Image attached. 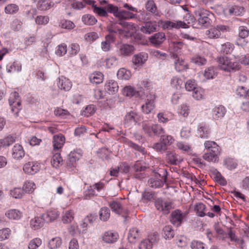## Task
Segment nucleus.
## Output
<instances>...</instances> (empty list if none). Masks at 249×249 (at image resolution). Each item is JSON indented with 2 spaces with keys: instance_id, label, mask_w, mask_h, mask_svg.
Instances as JSON below:
<instances>
[{
  "instance_id": "nucleus-1",
  "label": "nucleus",
  "mask_w": 249,
  "mask_h": 249,
  "mask_svg": "<svg viewBox=\"0 0 249 249\" xmlns=\"http://www.w3.org/2000/svg\"><path fill=\"white\" fill-rule=\"evenodd\" d=\"M204 145L207 151L202 156L203 159L208 162H217L221 153L218 145L213 141H206Z\"/></svg>"
},
{
  "instance_id": "nucleus-2",
  "label": "nucleus",
  "mask_w": 249,
  "mask_h": 249,
  "mask_svg": "<svg viewBox=\"0 0 249 249\" xmlns=\"http://www.w3.org/2000/svg\"><path fill=\"white\" fill-rule=\"evenodd\" d=\"M106 9L107 11L113 15L119 20H127L137 18V15L129 11L120 9L118 6L112 4H108Z\"/></svg>"
},
{
  "instance_id": "nucleus-3",
  "label": "nucleus",
  "mask_w": 249,
  "mask_h": 249,
  "mask_svg": "<svg viewBox=\"0 0 249 249\" xmlns=\"http://www.w3.org/2000/svg\"><path fill=\"white\" fill-rule=\"evenodd\" d=\"M218 67L225 71L231 72L238 71L241 68L239 63L234 62L229 57L225 56L217 58Z\"/></svg>"
},
{
  "instance_id": "nucleus-4",
  "label": "nucleus",
  "mask_w": 249,
  "mask_h": 249,
  "mask_svg": "<svg viewBox=\"0 0 249 249\" xmlns=\"http://www.w3.org/2000/svg\"><path fill=\"white\" fill-rule=\"evenodd\" d=\"M9 103L11 108V111L14 112L16 117H18L19 110L21 109L20 99L18 92H14L10 94Z\"/></svg>"
},
{
  "instance_id": "nucleus-5",
  "label": "nucleus",
  "mask_w": 249,
  "mask_h": 249,
  "mask_svg": "<svg viewBox=\"0 0 249 249\" xmlns=\"http://www.w3.org/2000/svg\"><path fill=\"white\" fill-rule=\"evenodd\" d=\"M209 15L210 12L204 9H199L195 12L196 18L198 24L204 26H208L210 24Z\"/></svg>"
},
{
  "instance_id": "nucleus-6",
  "label": "nucleus",
  "mask_w": 249,
  "mask_h": 249,
  "mask_svg": "<svg viewBox=\"0 0 249 249\" xmlns=\"http://www.w3.org/2000/svg\"><path fill=\"white\" fill-rule=\"evenodd\" d=\"M228 27L223 25H217L216 27L212 28L206 31V35L209 38L215 39L219 38L221 33L228 31Z\"/></svg>"
},
{
  "instance_id": "nucleus-7",
  "label": "nucleus",
  "mask_w": 249,
  "mask_h": 249,
  "mask_svg": "<svg viewBox=\"0 0 249 249\" xmlns=\"http://www.w3.org/2000/svg\"><path fill=\"white\" fill-rule=\"evenodd\" d=\"M163 175L161 177L160 175L150 178L148 180L149 186L154 188H160L165 183L167 178V172L165 170L162 171Z\"/></svg>"
},
{
  "instance_id": "nucleus-8",
  "label": "nucleus",
  "mask_w": 249,
  "mask_h": 249,
  "mask_svg": "<svg viewBox=\"0 0 249 249\" xmlns=\"http://www.w3.org/2000/svg\"><path fill=\"white\" fill-rule=\"evenodd\" d=\"M134 51L135 48L132 45L122 44L118 46L117 53L120 56L125 57L131 55Z\"/></svg>"
},
{
  "instance_id": "nucleus-9",
  "label": "nucleus",
  "mask_w": 249,
  "mask_h": 249,
  "mask_svg": "<svg viewBox=\"0 0 249 249\" xmlns=\"http://www.w3.org/2000/svg\"><path fill=\"white\" fill-rule=\"evenodd\" d=\"M157 236L155 234L148 235V238L141 241L139 244V249H152L153 244L157 241Z\"/></svg>"
},
{
  "instance_id": "nucleus-10",
  "label": "nucleus",
  "mask_w": 249,
  "mask_h": 249,
  "mask_svg": "<svg viewBox=\"0 0 249 249\" xmlns=\"http://www.w3.org/2000/svg\"><path fill=\"white\" fill-rule=\"evenodd\" d=\"M65 142V138L61 134L55 135L53 137V153L57 151H61L64 143Z\"/></svg>"
},
{
  "instance_id": "nucleus-11",
  "label": "nucleus",
  "mask_w": 249,
  "mask_h": 249,
  "mask_svg": "<svg viewBox=\"0 0 249 249\" xmlns=\"http://www.w3.org/2000/svg\"><path fill=\"white\" fill-rule=\"evenodd\" d=\"M165 39V35L163 32H158L149 37L150 43L155 47L160 46Z\"/></svg>"
},
{
  "instance_id": "nucleus-12",
  "label": "nucleus",
  "mask_w": 249,
  "mask_h": 249,
  "mask_svg": "<svg viewBox=\"0 0 249 249\" xmlns=\"http://www.w3.org/2000/svg\"><path fill=\"white\" fill-rule=\"evenodd\" d=\"M238 36L239 38L237 39L236 42V44L238 46H244L247 45L248 41L245 40H243L242 39H245L246 37L249 36V30L247 27L240 26L238 29Z\"/></svg>"
},
{
  "instance_id": "nucleus-13",
  "label": "nucleus",
  "mask_w": 249,
  "mask_h": 249,
  "mask_svg": "<svg viewBox=\"0 0 249 249\" xmlns=\"http://www.w3.org/2000/svg\"><path fill=\"white\" fill-rule=\"evenodd\" d=\"M155 99V96L154 95L150 94L147 96V100L145 105L142 106V110L144 113L149 114L154 109Z\"/></svg>"
},
{
  "instance_id": "nucleus-14",
  "label": "nucleus",
  "mask_w": 249,
  "mask_h": 249,
  "mask_svg": "<svg viewBox=\"0 0 249 249\" xmlns=\"http://www.w3.org/2000/svg\"><path fill=\"white\" fill-rule=\"evenodd\" d=\"M155 205L158 210L162 212L164 214L168 213L171 208L170 203L160 198L156 200Z\"/></svg>"
},
{
  "instance_id": "nucleus-15",
  "label": "nucleus",
  "mask_w": 249,
  "mask_h": 249,
  "mask_svg": "<svg viewBox=\"0 0 249 249\" xmlns=\"http://www.w3.org/2000/svg\"><path fill=\"white\" fill-rule=\"evenodd\" d=\"M142 119L141 116L135 112L128 113L125 116L124 124L126 127L130 126L133 123H136Z\"/></svg>"
},
{
  "instance_id": "nucleus-16",
  "label": "nucleus",
  "mask_w": 249,
  "mask_h": 249,
  "mask_svg": "<svg viewBox=\"0 0 249 249\" xmlns=\"http://www.w3.org/2000/svg\"><path fill=\"white\" fill-rule=\"evenodd\" d=\"M119 238L117 232L109 231L105 232L102 235V240L107 244H113L116 242Z\"/></svg>"
},
{
  "instance_id": "nucleus-17",
  "label": "nucleus",
  "mask_w": 249,
  "mask_h": 249,
  "mask_svg": "<svg viewBox=\"0 0 249 249\" xmlns=\"http://www.w3.org/2000/svg\"><path fill=\"white\" fill-rule=\"evenodd\" d=\"M184 215L180 210H176L172 212L171 214V222L176 226H179L181 225Z\"/></svg>"
},
{
  "instance_id": "nucleus-18",
  "label": "nucleus",
  "mask_w": 249,
  "mask_h": 249,
  "mask_svg": "<svg viewBox=\"0 0 249 249\" xmlns=\"http://www.w3.org/2000/svg\"><path fill=\"white\" fill-rule=\"evenodd\" d=\"M39 170L38 164L34 162H28L23 165V170L27 174L34 175Z\"/></svg>"
},
{
  "instance_id": "nucleus-19",
  "label": "nucleus",
  "mask_w": 249,
  "mask_h": 249,
  "mask_svg": "<svg viewBox=\"0 0 249 249\" xmlns=\"http://www.w3.org/2000/svg\"><path fill=\"white\" fill-rule=\"evenodd\" d=\"M140 231L136 228H132L129 230L128 233L127 239L128 242L132 244H135L138 240L141 238Z\"/></svg>"
},
{
  "instance_id": "nucleus-20",
  "label": "nucleus",
  "mask_w": 249,
  "mask_h": 249,
  "mask_svg": "<svg viewBox=\"0 0 249 249\" xmlns=\"http://www.w3.org/2000/svg\"><path fill=\"white\" fill-rule=\"evenodd\" d=\"M12 156L16 160L21 159L25 155V151L22 146L19 144H16L12 150Z\"/></svg>"
},
{
  "instance_id": "nucleus-21",
  "label": "nucleus",
  "mask_w": 249,
  "mask_h": 249,
  "mask_svg": "<svg viewBox=\"0 0 249 249\" xmlns=\"http://www.w3.org/2000/svg\"><path fill=\"white\" fill-rule=\"evenodd\" d=\"M157 25L155 21L146 22L144 25L141 27V31L146 34H150L157 31Z\"/></svg>"
},
{
  "instance_id": "nucleus-22",
  "label": "nucleus",
  "mask_w": 249,
  "mask_h": 249,
  "mask_svg": "<svg viewBox=\"0 0 249 249\" xmlns=\"http://www.w3.org/2000/svg\"><path fill=\"white\" fill-rule=\"evenodd\" d=\"M115 40V38L112 35H108L106 36L105 40L103 41L101 44V47L102 51L108 52L111 49V44Z\"/></svg>"
},
{
  "instance_id": "nucleus-23",
  "label": "nucleus",
  "mask_w": 249,
  "mask_h": 249,
  "mask_svg": "<svg viewBox=\"0 0 249 249\" xmlns=\"http://www.w3.org/2000/svg\"><path fill=\"white\" fill-rule=\"evenodd\" d=\"M201 74L204 78L202 81H206L214 78L217 75V72L214 67L210 66L206 68Z\"/></svg>"
},
{
  "instance_id": "nucleus-24",
  "label": "nucleus",
  "mask_w": 249,
  "mask_h": 249,
  "mask_svg": "<svg viewBox=\"0 0 249 249\" xmlns=\"http://www.w3.org/2000/svg\"><path fill=\"white\" fill-rule=\"evenodd\" d=\"M57 84L59 89L65 91L69 90L72 86L69 79L62 76L58 78Z\"/></svg>"
},
{
  "instance_id": "nucleus-25",
  "label": "nucleus",
  "mask_w": 249,
  "mask_h": 249,
  "mask_svg": "<svg viewBox=\"0 0 249 249\" xmlns=\"http://www.w3.org/2000/svg\"><path fill=\"white\" fill-rule=\"evenodd\" d=\"M148 58V54L145 53H141L134 55L132 57V62L135 65H143Z\"/></svg>"
},
{
  "instance_id": "nucleus-26",
  "label": "nucleus",
  "mask_w": 249,
  "mask_h": 249,
  "mask_svg": "<svg viewBox=\"0 0 249 249\" xmlns=\"http://www.w3.org/2000/svg\"><path fill=\"white\" fill-rule=\"evenodd\" d=\"M175 60L174 65L175 69L178 71H185L188 69L187 64L182 58H180L177 55H173Z\"/></svg>"
},
{
  "instance_id": "nucleus-27",
  "label": "nucleus",
  "mask_w": 249,
  "mask_h": 249,
  "mask_svg": "<svg viewBox=\"0 0 249 249\" xmlns=\"http://www.w3.org/2000/svg\"><path fill=\"white\" fill-rule=\"evenodd\" d=\"M118 83L113 80H109L105 85V90L109 94H113L118 90Z\"/></svg>"
},
{
  "instance_id": "nucleus-28",
  "label": "nucleus",
  "mask_w": 249,
  "mask_h": 249,
  "mask_svg": "<svg viewBox=\"0 0 249 249\" xmlns=\"http://www.w3.org/2000/svg\"><path fill=\"white\" fill-rule=\"evenodd\" d=\"M59 213L56 210L50 209L42 215V218L47 222H51L56 219Z\"/></svg>"
},
{
  "instance_id": "nucleus-29",
  "label": "nucleus",
  "mask_w": 249,
  "mask_h": 249,
  "mask_svg": "<svg viewBox=\"0 0 249 249\" xmlns=\"http://www.w3.org/2000/svg\"><path fill=\"white\" fill-rule=\"evenodd\" d=\"M145 8L149 12L153 13V16L156 18L160 16V12L157 10V6L153 0H148L145 4Z\"/></svg>"
},
{
  "instance_id": "nucleus-30",
  "label": "nucleus",
  "mask_w": 249,
  "mask_h": 249,
  "mask_svg": "<svg viewBox=\"0 0 249 249\" xmlns=\"http://www.w3.org/2000/svg\"><path fill=\"white\" fill-rule=\"evenodd\" d=\"M210 133V129L208 125L205 124H199L197 128V134L201 138H206Z\"/></svg>"
},
{
  "instance_id": "nucleus-31",
  "label": "nucleus",
  "mask_w": 249,
  "mask_h": 249,
  "mask_svg": "<svg viewBox=\"0 0 249 249\" xmlns=\"http://www.w3.org/2000/svg\"><path fill=\"white\" fill-rule=\"evenodd\" d=\"M6 216L11 220H19L22 216V213L17 209H10L5 213Z\"/></svg>"
},
{
  "instance_id": "nucleus-32",
  "label": "nucleus",
  "mask_w": 249,
  "mask_h": 249,
  "mask_svg": "<svg viewBox=\"0 0 249 249\" xmlns=\"http://www.w3.org/2000/svg\"><path fill=\"white\" fill-rule=\"evenodd\" d=\"M226 109L222 106L215 107L213 111V117L214 119L218 120L222 118L226 113Z\"/></svg>"
},
{
  "instance_id": "nucleus-33",
  "label": "nucleus",
  "mask_w": 249,
  "mask_h": 249,
  "mask_svg": "<svg viewBox=\"0 0 249 249\" xmlns=\"http://www.w3.org/2000/svg\"><path fill=\"white\" fill-rule=\"evenodd\" d=\"M74 212L72 210L64 212L62 216V221L65 224L70 223L74 218Z\"/></svg>"
},
{
  "instance_id": "nucleus-34",
  "label": "nucleus",
  "mask_w": 249,
  "mask_h": 249,
  "mask_svg": "<svg viewBox=\"0 0 249 249\" xmlns=\"http://www.w3.org/2000/svg\"><path fill=\"white\" fill-rule=\"evenodd\" d=\"M44 219L42 217H36L30 221L31 227L34 230H38L43 227Z\"/></svg>"
},
{
  "instance_id": "nucleus-35",
  "label": "nucleus",
  "mask_w": 249,
  "mask_h": 249,
  "mask_svg": "<svg viewBox=\"0 0 249 249\" xmlns=\"http://www.w3.org/2000/svg\"><path fill=\"white\" fill-rule=\"evenodd\" d=\"M60 151H57L53 154L52 160L51 161L53 167L58 168L60 164H62L63 160L60 156Z\"/></svg>"
},
{
  "instance_id": "nucleus-36",
  "label": "nucleus",
  "mask_w": 249,
  "mask_h": 249,
  "mask_svg": "<svg viewBox=\"0 0 249 249\" xmlns=\"http://www.w3.org/2000/svg\"><path fill=\"white\" fill-rule=\"evenodd\" d=\"M212 174L214 180L219 184L222 186L227 184V181L225 178L221 175L220 173L216 169H214L212 171Z\"/></svg>"
},
{
  "instance_id": "nucleus-37",
  "label": "nucleus",
  "mask_w": 249,
  "mask_h": 249,
  "mask_svg": "<svg viewBox=\"0 0 249 249\" xmlns=\"http://www.w3.org/2000/svg\"><path fill=\"white\" fill-rule=\"evenodd\" d=\"M103 74L100 72L93 73L89 76L90 82L96 84L101 83L103 81Z\"/></svg>"
},
{
  "instance_id": "nucleus-38",
  "label": "nucleus",
  "mask_w": 249,
  "mask_h": 249,
  "mask_svg": "<svg viewBox=\"0 0 249 249\" xmlns=\"http://www.w3.org/2000/svg\"><path fill=\"white\" fill-rule=\"evenodd\" d=\"M61 244V239L59 237H55L49 241L48 246L50 249H56L59 248Z\"/></svg>"
},
{
  "instance_id": "nucleus-39",
  "label": "nucleus",
  "mask_w": 249,
  "mask_h": 249,
  "mask_svg": "<svg viewBox=\"0 0 249 249\" xmlns=\"http://www.w3.org/2000/svg\"><path fill=\"white\" fill-rule=\"evenodd\" d=\"M82 21L85 24L89 26L93 25L97 22V20L93 16L89 14L83 16Z\"/></svg>"
},
{
  "instance_id": "nucleus-40",
  "label": "nucleus",
  "mask_w": 249,
  "mask_h": 249,
  "mask_svg": "<svg viewBox=\"0 0 249 249\" xmlns=\"http://www.w3.org/2000/svg\"><path fill=\"white\" fill-rule=\"evenodd\" d=\"M36 185L33 181L27 180L24 182L22 189L24 193L31 194L34 191Z\"/></svg>"
},
{
  "instance_id": "nucleus-41",
  "label": "nucleus",
  "mask_w": 249,
  "mask_h": 249,
  "mask_svg": "<svg viewBox=\"0 0 249 249\" xmlns=\"http://www.w3.org/2000/svg\"><path fill=\"white\" fill-rule=\"evenodd\" d=\"M153 124L147 121H144L142 123V127L144 133L149 136H152Z\"/></svg>"
},
{
  "instance_id": "nucleus-42",
  "label": "nucleus",
  "mask_w": 249,
  "mask_h": 249,
  "mask_svg": "<svg viewBox=\"0 0 249 249\" xmlns=\"http://www.w3.org/2000/svg\"><path fill=\"white\" fill-rule=\"evenodd\" d=\"M109 206L112 212L120 214L123 208L121 203L118 201H112L109 203Z\"/></svg>"
},
{
  "instance_id": "nucleus-43",
  "label": "nucleus",
  "mask_w": 249,
  "mask_h": 249,
  "mask_svg": "<svg viewBox=\"0 0 249 249\" xmlns=\"http://www.w3.org/2000/svg\"><path fill=\"white\" fill-rule=\"evenodd\" d=\"M131 75V72L124 68L120 69L117 72L118 78L122 80H128Z\"/></svg>"
},
{
  "instance_id": "nucleus-44",
  "label": "nucleus",
  "mask_w": 249,
  "mask_h": 249,
  "mask_svg": "<svg viewBox=\"0 0 249 249\" xmlns=\"http://www.w3.org/2000/svg\"><path fill=\"white\" fill-rule=\"evenodd\" d=\"M106 7L107 6L104 8L102 7L97 6L96 5H93V11L94 13L100 17H107L109 12L107 11Z\"/></svg>"
},
{
  "instance_id": "nucleus-45",
  "label": "nucleus",
  "mask_w": 249,
  "mask_h": 249,
  "mask_svg": "<svg viewBox=\"0 0 249 249\" xmlns=\"http://www.w3.org/2000/svg\"><path fill=\"white\" fill-rule=\"evenodd\" d=\"M19 10L18 5L11 3L7 5L4 8V12L7 14L13 15L17 13Z\"/></svg>"
},
{
  "instance_id": "nucleus-46",
  "label": "nucleus",
  "mask_w": 249,
  "mask_h": 249,
  "mask_svg": "<svg viewBox=\"0 0 249 249\" xmlns=\"http://www.w3.org/2000/svg\"><path fill=\"white\" fill-rule=\"evenodd\" d=\"M224 165L229 170L235 169L237 166L236 160L230 158H226L224 160Z\"/></svg>"
},
{
  "instance_id": "nucleus-47",
  "label": "nucleus",
  "mask_w": 249,
  "mask_h": 249,
  "mask_svg": "<svg viewBox=\"0 0 249 249\" xmlns=\"http://www.w3.org/2000/svg\"><path fill=\"white\" fill-rule=\"evenodd\" d=\"M97 196L96 193V191L94 188H92V186L90 185L88 188L87 190L84 192V199H89L94 196Z\"/></svg>"
},
{
  "instance_id": "nucleus-48",
  "label": "nucleus",
  "mask_w": 249,
  "mask_h": 249,
  "mask_svg": "<svg viewBox=\"0 0 249 249\" xmlns=\"http://www.w3.org/2000/svg\"><path fill=\"white\" fill-rule=\"evenodd\" d=\"M118 63V59L114 56H110L106 59V65L108 68L116 66Z\"/></svg>"
},
{
  "instance_id": "nucleus-49",
  "label": "nucleus",
  "mask_w": 249,
  "mask_h": 249,
  "mask_svg": "<svg viewBox=\"0 0 249 249\" xmlns=\"http://www.w3.org/2000/svg\"><path fill=\"white\" fill-rule=\"evenodd\" d=\"M180 136L183 140L188 139L191 136V129L188 126L183 127L180 131Z\"/></svg>"
},
{
  "instance_id": "nucleus-50",
  "label": "nucleus",
  "mask_w": 249,
  "mask_h": 249,
  "mask_svg": "<svg viewBox=\"0 0 249 249\" xmlns=\"http://www.w3.org/2000/svg\"><path fill=\"white\" fill-rule=\"evenodd\" d=\"M191 62L198 66L205 65L207 63L206 59L200 55H196L191 58Z\"/></svg>"
},
{
  "instance_id": "nucleus-51",
  "label": "nucleus",
  "mask_w": 249,
  "mask_h": 249,
  "mask_svg": "<svg viewBox=\"0 0 249 249\" xmlns=\"http://www.w3.org/2000/svg\"><path fill=\"white\" fill-rule=\"evenodd\" d=\"M110 217V210L107 207L101 209L100 211V218L103 221H107Z\"/></svg>"
},
{
  "instance_id": "nucleus-52",
  "label": "nucleus",
  "mask_w": 249,
  "mask_h": 249,
  "mask_svg": "<svg viewBox=\"0 0 249 249\" xmlns=\"http://www.w3.org/2000/svg\"><path fill=\"white\" fill-rule=\"evenodd\" d=\"M152 15L150 14L147 13L145 12H142L140 15H137V18L138 20L141 22H149V20L151 18Z\"/></svg>"
},
{
  "instance_id": "nucleus-53",
  "label": "nucleus",
  "mask_w": 249,
  "mask_h": 249,
  "mask_svg": "<svg viewBox=\"0 0 249 249\" xmlns=\"http://www.w3.org/2000/svg\"><path fill=\"white\" fill-rule=\"evenodd\" d=\"M167 160L168 162L170 163L173 165H176L178 161V156L172 152H167Z\"/></svg>"
},
{
  "instance_id": "nucleus-54",
  "label": "nucleus",
  "mask_w": 249,
  "mask_h": 249,
  "mask_svg": "<svg viewBox=\"0 0 249 249\" xmlns=\"http://www.w3.org/2000/svg\"><path fill=\"white\" fill-rule=\"evenodd\" d=\"M24 195V190L20 188H16L10 192V195L15 198H20Z\"/></svg>"
},
{
  "instance_id": "nucleus-55",
  "label": "nucleus",
  "mask_w": 249,
  "mask_h": 249,
  "mask_svg": "<svg viewBox=\"0 0 249 249\" xmlns=\"http://www.w3.org/2000/svg\"><path fill=\"white\" fill-rule=\"evenodd\" d=\"M183 45V42L181 41H171L169 43V47L174 51L178 52L182 48Z\"/></svg>"
},
{
  "instance_id": "nucleus-56",
  "label": "nucleus",
  "mask_w": 249,
  "mask_h": 249,
  "mask_svg": "<svg viewBox=\"0 0 249 249\" xmlns=\"http://www.w3.org/2000/svg\"><path fill=\"white\" fill-rule=\"evenodd\" d=\"M205 209L206 206L204 204L200 203L197 204L195 208L197 215L200 217H203L206 215V213L205 212Z\"/></svg>"
},
{
  "instance_id": "nucleus-57",
  "label": "nucleus",
  "mask_w": 249,
  "mask_h": 249,
  "mask_svg": "<svg viewBox=\"0 0 249 249\" xmlns=\"http://www.w3.org/2000/svg\"><path fill=\"white\" fill-rule=\"evenodd\" d=\"M21 70V64L18 62H14L10 66L7 67V70L8 72H14L20 71Z\"/></svg>"
},
{
  "instance_id": "nucleus-58",
  "label": "nucleus",
  "mask_w": 249,
  "mask_h": 249,
  "mask_svg": "<svg viewBox=\"0 0 249 249\" xmlns=\"http://www.w3.org/2000/svg\"><path fill=\"white\" fill-rule=\"evenodd\" d=\"M122 93L124 96L131 97L135 94L136 90L132 87L126 86L123 89Z\"/></svg>"
},
{
  "instance_id": "nucleus-59",
  "label": "nucleus",
  "mask_w": 249,
  "mask_h": 249,
  "mask_svg": "<svg viewBox=\"0 0 249 249\" xmlns=\"http://www.w3.org/2000/svg\"><path fill=\"white\" fill-rule=\"evenodd\" d=\"M234 48L233 45L230 42H226L221 45V51L226 54L231 53Z\"/></svg>"
},
{
  "instance_id": "nucleus-60",
  "label": "nucleus",
  "mask_w": 249,
  "mask_h": 249,
  "mask_svg": "<svg viewBox=\"0 0 249 249\" xmlns=\"http://www.w3.org/2000/svg\"><path fill=\"white\" fill-rule=\"evenodd\" d=\"M182 84V80L177 76L173 77L171 80L172 87L177 89L181 88Z\"/></svg>"
},
{
  "instance_id": "nucleus-61",
  "label": "nucleus",
  "mask_w": 249,
  "mask_h": 249,
  "mask_svg": "<svg viewBox=\"0 0 249 249\" xmlns=\"http://www.w3.org/2000/svg\"><path fill=\"white\" fill-rule=\"evenodd\" d=\"M164 237L166 239L173 238L174 235V232L170 226H165L163 229Z\"/></svg>"
},
{
  "instance_id": "nucleus-62",
  "label": "nucleus",
  "mask_w": 249,
  "mask_h": 249,
  "mask_svg": "<svg viewBox=\"0 0 249 249\" xmlns=\"http://www.w3.org/2000/svg\"><path fill=\"white\" fill-rule=\"evenodd\" d=\"M42 244L41 240L39 238H35L32 240L28 245L29 249H36Z\"/></svg>"
},
{
  "instance_id": "nucleus-63",
  "label": "nucleus",
  "mask_w": 249,
  "mask_h": 249,
  "mask_svg": "<svg viewBox=\"0 0 249 249\" xmlns=\"http://www.w3.org/2000/svg\"><path fill=\"white\" fill-rule=\"evenodd\" d=\"M192 249H207V246L202 242L194 240L191 244Z\"/></svg>"
},
{
  "instance_id": "nucleus-64",
  "label": "nucleus",
  "mask_w": 249,
  "mask_h": 249,
  "mask_svg": "<svg viewBox=\"0 0 249 249\" xmlns=\"http://www.w3.org/2000/svg\"><path fill=\"white\" fill-rule=\"evenodd\" d=\"M237 93L240 96L244 97L246 100H249V89L247 90L244 87H239L237 89Z\"/></svg>"
}]
</instances>
